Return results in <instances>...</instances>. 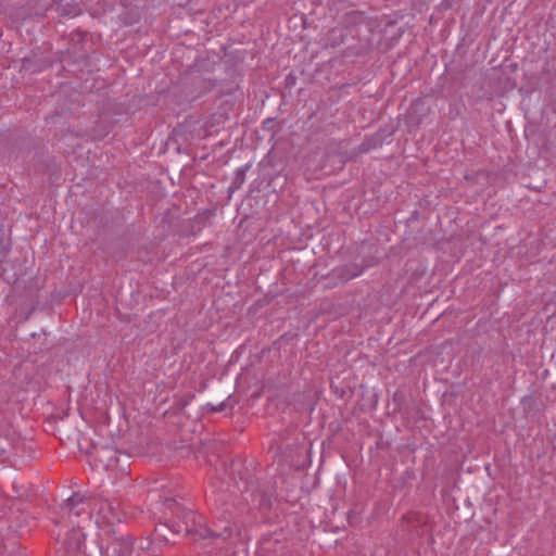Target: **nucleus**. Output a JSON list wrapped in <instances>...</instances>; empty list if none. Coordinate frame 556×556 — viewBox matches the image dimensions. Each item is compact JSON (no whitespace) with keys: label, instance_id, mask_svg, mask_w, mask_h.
Returning a JSON list of instances; mask_svg holds the SVG:
<instances>
[{"label":"nucleus","instance_id":"obj_1","mask_svg":"<svg viewBox=\"0 0 556 556\" xmlns=\"http://www.w3.org/2000/svg\"><path fill=\"white\" fill-rule=\"evenodd\" d=\"M166 506L172 510L170 528L175 533L192 534L200 533L202 526L197 514L189 508L178 504L175 500H167Z\"/></svg>","mask_w":556,"mask_h":556},{"label":"nucleus","instance_id":"obj_2","mask_svg":"<svg viewBox=\"0 0 556 556\" xmlns=\"http://www.w3.org/2000/svg\"><path fill=\"white\" fill-rule=\"evenodd\" d=\"M102 556H151L149 552L135 546V540L129 535L113 536L102 548Z\"/></svg>","mask_w":556,"mask_h":556},{"label":"nucleus","instance_id":"obj_3","mask_svg":"<svg viewBox=\"0 0 556 556\" xmlns=\"http://www.w3.org/2000/svg\"><path fill=\"white\" fill-rule=\"evenodd\" d=\"M11 250L9 241L0 242V276L9 285L16 283L24 275L22 264L16 261H8L7 256Z\"/></svg>","mask_w":556,"mask_h":556},{"label":"nucleus","instance_id":"obj_4","mask_svg":"<svg viewBox=\"0 0 556 556\" xmlns=\"http://www.w3.org/2000/svg\"><path fill=\"white\" fill-rule=\"evenodd\" d=\"M204 531L205 533L201 532V536L203 538L222 539L226 541L232 538L235 533H239V528L226 516H223L215 519L211 527L204 528Z\"/></svg>","mask_w":556,"mask_h":556},{"label":"nucleus","instance_id":"obj_5","mask_svg":"<svg viewBox=\"0 0 556 556\" xmlns=\"http://www.w3.org/2000/svg\"><path fill=\"white\" fill-rule=\"evenodd\" d=\"M88 455L96 467L106 470L114 469L118 462L116 450L109 445H93Z\"/></svg>","mask_w":556,"mask_h":556},{"label":"nucleus","instance_id":"obj_6","mask_svg":"<svg viewBox=\"0 0 556 556\" xmlns=\"http://www.w3.org/2000/svg\"><path fill=\"white\" fill-rule=\"evenodd\" d=\"M65 507L68 510L70 517L89 515L90 509L97 508V498L93 496H85L80 493H74L67 498Z\"/></svg>","mask_w":556,"mask_h":556},{"label":"nucleus","instance_id":"obj_7","mask_svg":"<svg viewBox=\"0 0 556 556\" xmlns=\"http://www.w3.org/2000/svg\"><path fill=\"white\" fill-rule=\"evenodd\" d=\"M85 535L78 529H72L66 533L65 539L63 540V547L67 553V556H76L84 543Z\"/></svg>","mask_w":556,"mask_h":556},{"label":"nucleus","instance_id":"obj_8","mask_svg":"<svg viewBox=\"0 0 556 556\" xmlns=\"http://www.w3.org/2000/svg\"><path fill=\"white\" fill-rule=\"evenodd\" d=\"M364 271V267H359L356 264L342 265L333 268L330 276L337 281L344 283L349 280L359 276Z\"/></svg>","mask_w":556,"mask_h":556},{"label":"nucleus","instance_id":"obj_9","mask_svg":"<svg viewBox=\"0 0 556 556\" xmlns=\"http://www.w3.org/2000/svg\"><path fill=\"white\" fill-rule=\"evenodd\" d=\"M94 497L97 498V507L99 508V514L102 515L104 520L111 522L113 519L117 518L116 507L112 501L101 496Z\"/></svg>","mask_w":556,"mask_h":556},{"label":"nucleus","instance_id":"obj_10","mask_svg":"<svg viewBox=\"0 0 556 556\" xmlns=\"http://www.w3.org/2000/svg\"><path fill=\"white\" fill-rule=\"evenodd\" d=\"M251 164H247L244 167H240L235 172V177L232 179L231 185L228 188V191L230 193H233L235 191L239 190L245 180V174L250 169Z\"/></svg>","mask_w":556,"mask_h":556},{"label":"nucleus","instance_id":"obj_11","mask_svg":"<svg viewBox=\"0 0 556 556\" xmlns=\"http://www.w3.org/2000/svg\"><path fill=\"white\" fill-rule=\"evenodd\" d=\"M199 85L201 87V91L198 93V96H200L202 92H207L212 90L213 87L215 86V83L212 79L202 78L199 80Z\"/></svg>","mask_w":556,"mask_h":556},{"label":"nucleus","instance_id":"obj_12","mask_svg":"<svg viewBox=\"0 0 556 556\" xmlns=\"http://www.w3.org/2000/svg\"><path fill=\"white\" fill-rule=\"evenodd\" d=\"M226 408V402H222L220 404L216 405V406H210L208 410L210 412H214V413H217V412H222Z\"/></svg>","mask_w":556,"mask_h":556},{"label":"nucleus","instance_id":"obj_13","mask_svg":"<svg viewBox=\"0 0 556 556\" xmlns=\"http://www.w3.org/2000/svg\"><path fill=\"white\" fill-rule=\"evenodd\" d=\"M441 7L444 10L452 9V7H453L452 0H443L441 3Z\"/></svg>","mask_w":556,"mask_h":556},{"label":"nucleus","instance_id":"obj_14","mask_svg":"<svg viewBox=\"0 0 556 556\" xmlns=\"http://www.w3.org/2000/svg\"><path fill=\"white\" fill-rule=\"evenodd\" d=\"M359 15V12L357 11H353V12H350V13H346L345 14V18L348 21H352L354 17L358 16Z\"/></svg>","mask_w":556,"mask_h":556},{"label":"nucleus","instance_id":"obj_15","mask_svg":"<svg viewBox=\"0 0 556 556\" xmlns=\"http://www.w3.org/2000/svg\"><path fill=\"white\" fill-rule=\"evenodd\" d=\"M274 121H275L274 118H267V119H265V121L263 122V128L265 129V128H267L268 126H270V124H273V123H274Z\"/></svg>","mask_w":556,"mask_h":556},{"label":"nucleus","instance_id":"obj_16","mask_svg":"<svg viewBox=\"0 0 556 556\" xmlns=\"http://www.w3.org/2000/svg\"><path fill=\"white\" fill-rule=\"evenodd\" d=\"M139 18H140V16H139L138 12H137V13H136V16H135V18H134V22L139 21Z\"/></svg>","mask_w":556,"mask_h":556},{"label":"nucleus","instance_id":"obj_17","mask_svg":"<svg viewBox=\"0 0 556 556\" xmlns=\"http://www.w3.org/2000/svg\"><path fill=\"white\" fill-rule=\"evenodd\" d=\"M121 3H122L123 5H127L128 0H121Z\"/></svg>","mask_w":556,"mask_h":556}]
</instances>
